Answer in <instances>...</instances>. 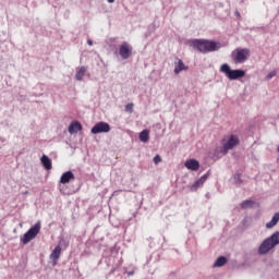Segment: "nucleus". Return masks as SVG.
Segmentation results:
<instances>
[{
    "instance_id": "1",
    "label": "nucleus",
    "mask_w": 279,
    "mask_h": 279,
    "mask_svg": "<svg viewBox=\"0 0 279 279\" xmlns=\"http://www.w3.org/2000/svg\"><path fill=\"white\" fill-rule=\"evenodd\" d=\"M190 46L198 50L201 53H210L216 52L220 49L221 45L219 43H216L214 40H207V39H192L190 40Z\"/></svg>"
},
{
    "instance_id": "2",
    "label": "nucleus",
    "mask_w": 279,
    "mask_h": 279,
    "mask_svg": "<svg viewBox=\"0 0 279 279\" xmlns=\"http://www.w3.org/2000/svg\"><path fill=\"white\" fill-rule=\"evenodd\" d=\"M220 73L225 74V76L229 81H239L245 77V71L241 69L232 70L228 63H222L220 65Z\"/></svg>"
},
{
    "instance_id": "3",
    "label": "nucleus",
    "mask_w": 279,
    "mask_h": 279,
    "mask_svg": "<svg viewBox=\"0 0 279 279\" xmlns=\"http://www.w3.org/2000/svg\"><path fill=\"white\" fill-rule=\"evenodd\" d=\"M40 228H41V222L40 220H38L34 226H32L29 228V230L27 232L24 233L23 236H21V243L26 245L28 244L31 241H33L34 239H36V236L38 235V233L40 232Z\"/></svg>"
},
{
    "instance_id": "4",
    "label": "nucleus",
    "mask_w": 279,
    "mask_h": 279,
    "mask_svg": "<svg viewBox=\"0 0 279 279\" xmlns=\"http://www.w3.org/2000/svg\"><path fill=\"white\" fill-rule=\"evenodd\" d=\"M248 58V48H238L231 52V60H233V64H243Z\"/></svg>"
},
{
    "instance_id": "5",
    "label": "nucleus",
    "mask_w": 279,
    "mask_h": 279,
    "mask_svg": "<svg viewBox=\"0 0 279 279\" xmlns=\"http://www.w3.org/2000/svg\"><path fill=\"white\" fill-rule=\"evenodd\" d=\"M240 143V140L236 135L229 136V140L227 142L222 141V148H217V150H220V154L222 156H226L229 150H232L234 147H236Z\"/></svg>"
},
{
    "instance_id": "6",
    "label": "nucleus",
    "mask_w": 279,
    "mask_h": 279,
    "mask_svg": "<svg viewBox=\"0 0 279 279\" xmlns=\"http://www.w3.org/2000/svg\"><path fill=\"white\" fill-rule=\"evenodd\" d=\"M111 131V126L108 122L100 121L97 122L93 129H92V134L98 135V134H107Z\"/></svg>"
},
{
    "instance_id": "7",
    "label": "nucleus",
    "mask_w": 279,
    "mask_h": 279,
    "mask_svg": "<svg viewBox=\"0 0 279 279\" xmlns=\"http://www.w3.org/2000/svg\"><path fill=\"white\" fill-rule=\"evenodd\" d=\"M133 47L128 41H123L119 48V56L122 60H129L132 57Z\"/></svg>"
},
{
    "instance_id": "8",
    "label": "nucleus",
    "mask_w": 279,
    "mask_h": 279,
    "mask_svg": "<svg viewBox=\"0 0 279 279\" xmlns=\"http://www.w3.org/2000/svg\"><path fill=\"white\" fill-rule=\"evenodd\" d=\"M208 178H209V172L202 175V178H199L197 181H195V183L191 185L190 187L191 192H197V190L204 185V183L208 180Z\"/></svg>"
},
{
    "instance_id": "9",
    "label": "nucleus",
    "mask_w": 279,
    "mask_h": 279,
    "mask_svg": "<svg viewBox=\"0 0 279 279\" xmlns=\"http://www.w3.org/2000/svg\"><path fill=\"white\" fill-rule=\"evenodd\" d=\"M88 72V66H78L76 68V73H75V80L77 82H83L84 81V76L87 74Z\"/></svg>"
},
{
    "instance_id": "10",
    "label": "nucleus",
    "mask_w": 279,
    "mask_h": 279,
    "mask_svg": "<svg viewBox=\"0 0 279 279\" xmlns=\"http://www.w3.org/2000/svg\"><path fill=\"white\" fill-rule=\"evenodd\" d=\"M75 180V175L74 173L69 170V171H65L61 178H60V183L61 184H69L70 182L74 181Z\"/></svg>"
},
{
    "instance_id": "11",
    "label": "nucleus",
    "mask_w": 279,
    "mask_h": 279,
    "mask_svg": "<svg viewBox=\"0 0 279 279\" xmlns=\"http://www.w3.org/2000/svg\"><path fill=\"white\" fill-rule=\"evenodd\" d=\"M82 130H83V126H82L81 122H78V121H73L69 125V133L70 134H76V133L81 132Z\"/></svg>"
},
{
    "instance_id": "12",
    "label": "nucleus",
    "mask_w": 279,
    "mask_h": 279,
    "mask_svg": "<svg viewBox=\"0 0 279 279\" xmlns=\"http://www.w3.org/2000/svg\"><path fill=\"white\" fill-rule=\"evenodd\" d=\"M185 167L191 171H198L199 162L196 159H189L185 162Z\"/></svg>"
},
{
    "instance_id": "13",
    "label": "nucleus",
    "mask_w": 279,
    "mask_h": 279,
    "mask_svg": "<svg viewBox=\"0 0 279 279\" xmlns=\"http://www.w3.org/2000/svg\"><path fill=\"white\" fill-rule=\"evenodd\" d=\"M189 66L184 64L182 59H178V62H175L174 73L175 75H179L183 71H187Z\"/></svg>"
},
{
    "instance_id": "14",
    "label": "nucleus",
    "mask_w": 279,
    "mask_h": 279,
    "mask_svg": "<svg viewBox=\"0 0 279 279\" xmlns=\"http://www.w3.org/2000/svg\"><path fill=\"white\" fill-rule=\"evenodd\" d=\"M40 161H41L43 167L47 171H50L52 169V161L47 155H43Z\"/></svg>"
},
{
    "instance_id": "15",
    "label": "nucleus",
    "mask_w": 279,
    "mask_h": 279,
    "mask_svg": "<svg viewBox=\"0 0 279 279\" xmlns=\"http://www.w3.org/2000/svg\"><path fill=\"white\" fill-rule=\"evenodd\" d=\"M278 222H279V211L275 213V215H272V219L266 222V229L275 228L278 225Z\"/></svg>"
},
{
    "instance_id": "16",
    "label": "nucleus",
    "mask_w": 279,
    "mask_h": 279,
    "mask_svg": "<svg viewBox=\"0 0 279 279\" xmlns=\"http://www.w3.org/2000/svg\"><path fill=\"white\" fill-rule=\"evenodd\" d=\"M60 255H61V246L57 245L52 251V253L50 254V259L53 260L54 264H57V262L60 258Z\"/></svg>"
},
{
    "instance_id": "17",
    "label": "nucleus",
    "mask_w": 279,
    "mask_h": 279,
    "mask_svg": "<svg viewBox=\"0 0 279 279\" xmlns=\"http://www.w3.org/2000/svg\"><path fill=\"white\" fill-rule=\"evenodd\" d=\"M228 263V259L226 256H220L217 258V260L214 264L215 268L223 267Z\"/></svg>"
},
{
    "instance_id": "18",
    "label": "nucleus",
    "mask_w": 279,
    "mask_h": 279,
    "mask_svg": "<svg viewBox=\"0 0 279 279\" xmlns=\"http://www.w3.org/2000/svg\"><path fill=\"white\" fill-rule=\"evenodd\" d=\"M140 141L142 143H148L149 141V131L146 129V130H143L141 133H140Z\"/></svg>"
},
{
    "instance_id": "19",
    "label": "nucleus",
    "mask_w": 279,
    "mask_h": 279,
    "mask_svg": "<svg viewBox=\"0 0 279 279\" xmlns=\"http://www.w3.org/2000/svg\"><path fill=\"white\" fill-rule=\"evenodd\" d=\"M253 205H254V202L252 199H244L242 201L241 207L242 209H247L253 207Z\"/></svg>"
},
{
    "instance_id": "20",
    "label": "nucleus",
    "mask_w": 279,
    "mask_h": 279,
    "mask_svg": "<svg viewBox=\"0 0 279 279\" xmlns=\"http://www.w3.org/2000/svg\"><path fill=\"white\" fill-rule=\"evenodd\" d=\"M233 183H235V185H241L243 183L241 173L233 174Z\"/></svg>"
},
{
    "instance_id": "21",
    "label": "nucleus",
    "mask_w": 279,
    "mask_h": 279,
    "mask_svg": "<svg viewBox=\"0 0 279 279\" xmlns=\"http://www.w3.org/2000/svg\"><path fill=\"white\" fill-rule=\"evenodd\" d=\"M125 111L129 113H133L134 112V104L130 102L125 106Z\"/></svg>"
},
{
    "instance_id": "22",
    "label": "nucleus",
    "mask_w": 279,
    "mask_h": 279,
    "mask_svg": "<svg viewBox=\"0 0 279 279\" xmlns=\"http://www.w3.org/2000/svg\"><path fill=\"white\" fill-rule=\"evenodd\" d=\"M276 75L277 71H270V73L266 75V81H271Z\"/></svg>"
},
{
    "instance_id": "23",
    "label": "nucleus",
    "mask_w": 279,
    "mask_h": 279,
    "mask_svg": "<svg viewBox=\"0 0 279 279\" xmlns=\"http://www.w3.org/2000/svg\"><path fill=\"white\" fill-rule=\"evenodd\" d=\"M154 162L155 165H158L161 162V157L159 155H156L155 158H154Z\"/></svg>"
},
{
    "instance_id": "24",
    "label": "nucleus",
    "mask_w": 279,
    "mask_h": 279,
    "mask_svg": "<svg viewBox=\"0 0 279 279\" xmlns=\"http://www.w3.org/2000/svg\"><path fill=\"white\" fill-rule=\"evenodd\" d=\"M125 274H126L129 277H132V276H134L135 271H134V270H130V271H125Z\"/></svg>"
},
{
    "instance_id": "25",
    "label": "nucleus",
    "mask_w": 279,
    "mask_h": 279,
    "mask_svg": "<svg viewBox=\"0 0 279 279\" xmlns=\"http://www.w3.org/2000/svg\"><path fill=\"white\" fill-rule=\"evenodd\" d=\"M87 45L92 47L94 45V41L92 39H88Z\"/></svg>"
},
{
    "instance_id": "26",
    "label": "nucleus",
    "mask_w": 279,
    "mask_h": 279,
    "mask_svg": "<svg viewBox=\"0 0 279 279\" xmlns=\"http://www.w3.org/2000/svg\"><path fill=\"white\" fill-rule=\"evenodd\" d=\"M114 1H116V0H108V3H109V4H112V3H114Z\"/></svg>"
},
{
    "instance_id": "27",
    "label": "nucleus",
    "mask_w": 279,
    "mask_h": 279,
    "mask_svg": "<svg viewBox=\"0 0 279 279\" xmlns=\"http://www.w3.org/2000/svg\"><path fill=\"white\" fill-rule=\"evenodd\" d=\"M117 194H118V191H114V192H113V196L117 195Z\"/></svg>"
}]
</instances>
